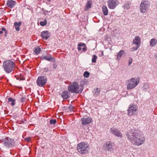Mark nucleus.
I'll list each match as a JSON object with an SVG mask.
<instances>
[{
  "instance_id": "obj_28",
  "label": "nucleus",
  "mask_w": 157,
  "mask_h": 157,
  "mask_svg": "<svg viewBox=\"0 0 157 157\" xmlns=\"http://www.w3.org/2000/svg\"><path fill=\"white\" fill-rule=\"evenodd\" d=\"M83 45H85V44L83 43H80L78 45V51H80L82 49L81 47L83 46Z\"/></svg>"
},
{
  "instance_id": "obj_11",
  "label": "nucleus",
  "mask_w": 157,
  "mask_h": 157,
  "mask_svg": "<svg viewBox=\"0 0 157 157\" xmlns=\"http://www.w3.org/2000/svg\"><path fill=\"white\" fill-rule=\"evenodd\" d=\"M114 146V144L111 141H108L106 142L105 145H104V147L107 150L110 151H113Z\"/></svg>"
},
{
  "instance_id": "obj_17",
  "label": "nucleus",
  "mask_w": 157,
  "mask_h": 157,
  "mask_svg": "<svg viewBox=\"0 0 157 157\" xmlns=\"http://www.w3.org/2000/svg\"><path fill=\"white\" fill-rule=\"evenodd\" d=\"M16 4V2L12 0H8L7 2V6L10 8L13 7Z\"/></svg>"
},
{
  "instance_id": "obj_6",
  "label": "nucleus",
  "mask_w": 157,
  "mask_h": 157,
  "mask_svg": "<svg viewBox=\"0 0 157 157\" xmlns=\"http://www.w3.org/2000/svg\"><path fill=\"white\" fill-rule=\"evenodd\" d=\"M3 145L6 147L10 148L12 147L14 144L13 139L8 137H6L1 140Z\"/></svg>"
},
{
  "instance_id": "obj_31",
  "label": "nucleus",
  "mask_w": 157,
  "mask_h": 157,
  "mask_svg": "<svg viewBox=\"0 0 157 157\" xmlns=\"http://www.w3.org/2000/svg\"><path fill=\"white\" fill-rule=\"evenodd\" d=\"M90 73L87 71H85L83 74L85 78H88L89 77Z\"/></svg>"
},
{
  "instance_id": "obj_32",
  "label": "nucleus",
  "mask_w": 157,
  "mask_h": 157,
  "mask_svg": "<svg viewBox=\"0 0 157 157\" xmlns=\"http://www.w3.org/2000/svg\"><path fill=\"white\" fill-rule=\"evenodd\" d=\"M56 122V121L55 119H51L50 121V123L51 124L54 125Z\"/></svg>"
},
{
  "instance_id": "obj_43",
  "label": "nucleus",
  "mask_w": 157,
  "mask_h": 157,
  "mask_svg": "<svg viewBox=\"0 0 157 157\" xmlns=\"http://www.w3.org/2000/svg\"><path fill=\"white\" fill-rule=\"evenodd\" d=\"M1 30L3 31H4L5 32L7 31L6 29H5L4 28H2L1 29Z\"/></svg>"
},
{
  "instance_id": "obj_40",
  "label": "nucleus",
  "mask_w": 157,
  "mask_h": 157,
  "mask_svg": "<svg viewBox=\"0 0 157 157\" xmlns=\"http://www.w3.org/2000/svg\"><path fill=\"white\" fill-rule=\"evenodd\" d=\"M73 107L72 105L69 106L68 107V108L70 111H72L73 109Z\"/></svg>"
},
{
  "instance_id": "obj_14",
  "label": "nucleus",
  "mask_w": 157,
  "mask_h": 157,
  "mask_svg": "<svg viewBox=\"0 0 157 157\" xmlns=\"http://www.w3.org/2000/svg\"><path fill=\"white\" fill-rule=\"evenodd\" d=\"M132 44L140 47L141 44V39L138 36H136L133 39Z\"/></svg>"
},
{
  "instance_id": "obj_20",
  "label": "nucleus",
  "mask_w": 157,
  "mask_h": 157,
  "mask_svg": "<svg viewBox=\"0 0 157 157\" xmlns=\"http://www.w3.org/2000/svg\"><path fill=\"white\" fill-rule=\"evenodd\" d=\"M21 25V22L19 21L18 22H15L14 23V25L15 27V29L16 31H19L20 30V27Z\"/></svg>"
},
{
  "instance_id": "obj_4",
  "label": "nucleus",
  "mask_w": 157,
  "mask_h": 157,
  "mask_svg": "<svg viewBox=\"0 0 157 157\" xmlns=\"http://www.w3.org/2000/svg\"><path fill=\"white\" fill-rule=\"evenodd\" d=\"M80 86L78 83L74 81L72 83L69 85L68 87V90L71 93L78 94L81 93L82 90H80Z\"/></svg>"
},
{
  "instance_id": "obj_18",
  "label": "nucleus",
  "mask_w": 157,
  "mask_h": 157,
  "mask_svg": "<svg viewBox=\"0 0 157 157\" xmlns=\"http://www.w3.org/2000/svg\"><path fill=\"white\" fill-rule=\"evenodd\" d=\"M42 58L43 59L53 62H55L56 61L55 58L52 57L50 56H43Z\"/></svg>"
},
{
  "instance_id": "obj_13",
  "label": "nucleus",
  "mask_w": 157,
  "mask_h": 157,
  "mask_svg": "<svg viewBox=\"0 0 157 157\" xmlns=\"http://www.w3.org/2000/svg\"><path fill=\"white\" fill-rule=\"evenodd\" d=\"M81 123L82 125H85L91 123L92 120L91 117L83 118L81 119Z\"/></svg>"
},
{
  "instance_id": "obj_5",
  "label": "nucleus",
  "mask_w": 157,
  "mask_h": 157,
  "mask_svg": "<svg viewBox=\"0 0 157 157\" xmlns=\"http://www.w3.org/2000/svg\"><path fill=\"white\" fill-rule=\"evenodd\" d=\"M88 145L85 142L78 144L77 148L78 151L80 154H84L88 151Z\"/></svg>"
},
{
  "instance_id": "obj_44",
  "label": "nucleus",
  "mask_w": 157,
  "mask_h": 157,
  "mask_svg": "<svg viewBox=\"0 0 157 157\" xmlns=\"http://www.w3.org/2000/svg\"><path fill=\"white\" fill-rule=\"evenodd\" d=\"M7 35V31L5 32L4 33V36H6Z\"/></svg>"
},
{
  "instance_id": "obj_1",
  "label": "nucleus",
  "mask_w": 157,
  "mask_h": 157,
  "mask_svg": "<svg viewBox=\"0 0 157 157\" xmlns=\"http://www.w3.org/2000/svg\"><path fill=\"white\" fill-rule=\"evenodd\" d=\"M126 135L128 140L134 145L140 146L145 141L144 137L139 136L136 131L134 129L128 131Z\"/></svg>"
},
{
  "instance_id": "obj_19",
  "label": "nucleus",
  "mask_w": 157,
  "mask_h": 157,
  "mask_svg": "<svg viewBox=\"0 0 157 157\" xmlns=\"http://www.w3.org/2000/svg\"><path fill=\"white\" fill-rule=\"evenodd\" d=\"M102 11L105 16H107L108 14V10L107 6L105 5H103L102 7Z\"/></svg>"
},
{
  "instance_id": "obj_33",
  "label": "nucleus",
  "mask_w": 157,
  "mask_h": 157,
  "mask_svg": "<svg viewBox=\"0 0 157 157\" xmlns=\"http://www.w3.org/2000/svg\"><path fill=\"white\" fill-rule=\"evenodd\" d=\"M149 87V86L148 84H145L142 87V89L143 90L147 89Z\"/></svg>"
},
{
  "instance_id": "obj_36",
  "label": "nucleus",
  "mask_w": 157,
  "mask_h": 157,
  "mask_svg": "<svg viewBox=\"0 0 157 157\" xmlns=\"http://www.w3.org/2000/svg\"><path fill=\"white\" fill-rule=\"evenodd\" d=\"M132 59L131 58H129L128 59V65H130L132 63Z\"/></svg>"
},
{
  "instance_id": "obj_38",
  "label": "nucleus",
  "mask_w": 157,
  "mask_h": 157,
  "mask_svg": "<svg viewBox=\"0 0 157 157\" xmlns=\"http://www.w3.org/2000/svg\"><path fill=\"white\" fill-rule=\"evenodd\" d=\"M100 53L99 54V56L100 57H101L103 56V51H100Z\"/></svg>"
},
{
  "instance_id": "obj_30",
  "label": "nucleus",
  "mask_w": 157,
  "mask_h": 157,
  "mask_svg": "<svg viewBox=\"0 0 157 157\" xmlns=\"http://www.w3.org/2000/svg\"><path fill=\"white\" fill-rule=\"evenodd\" d=\"M47 24V20L45 19L44 21H41L40 23V24L42 26H44L45 25Z\"/></svg>"
},
{
  "instance_id": "obj_10",
  "label": "nucleus",
  "mask_w": 157,
  "mask_h": 157,
  "mask_svg": "<svg viewBox=\"0 0 157 157\" xmlns=\"http://www.w3.org/2000/svg\"><path fill=\"white\" fill-rule=\"evenodd\" d=\"M47 79L46 77L43 76L39 77L36 80L37 85L40 87H43L46 83Z\"/></svg>"
},
{
  "instance_id": "obj_37",
  "label": "nucleus",
  "mask_w": 157,
  "mask_h": 157,
  "mask_svg": "<svg viewBox=\"0 0 157 157\" xmlns=\"http://www.w3.org/2000/svg\"><path fill=\"white\" fill-rule=\"evenodd\" d=\"M31 138L30 137H27L25 139V140L27 141V142H29L31 140Z\"/></svg>"
},
{
  "instance_id": "obj_25",
  "label": "nucleus",
  "mask_w": 157,
  "mask_h": 157,
  "mask_svg": "<svg viewBox=\"0 0 157 157\" xmlns=\"http://www.w3.org/2000/svg\"><path fill=\"white\" fill-rule=\"evenodd\" d=\"M94 95L96 97L100 93V90L98 88H96V89H94Z\"/></svg>"
},
{
  "instance_id": "obj_42",
  "label": "nucleus",
  "mask_w": 157,
  "mask_h": 157,
  "mask_svg": "<svg viewBox=\"0 0 157 157\" xmlns=\"http://www.w3.org/2000/svg\"><path fill=\"white\" fill-rule=\"evenodd\" d=\"M43 70L44 71L47 72L48 71V68H44Z\"/></svg>"
},
{
  "instance_id": "obj_16",
  "label": "nucleus",
  "mask_w": 157,
  "mask_h": 157,
  "mask_svg": "<svg viewBox=\"0 0 157 157\" xmlns=\"http://www.w3.org/2000/svg\"><path fill=\"white\" fill-rule=\"evenodd\" d=\"M125 51L123 50L120 51L117 54V57L116 59L117 61L120 60L121 58L125 54Z\"/></svg>"
},
{
  "instance_id": "obj_22",
  "label": "nucleus",
  "mask_w": 157,
  "mask_h": 157,
  "mask_svg": "<svg viewBox=\"0 0 157 157\" xmlns=\"http://www.w3.org/2000/svg\"><path fill=\"white\" fill-rule=\"evenodd\" d=\"M130 3L129 2H127L122 6V7L124 10H128L130 7Z\"/></svg>"
},
{
  "instance_id": "obj_29",
  "label": "nucleus",
  "mask_w": 157,
  "mask_h": 157,
  "mask_svg": "<svg viewBox=\"0 0 157 157\" xmlns=\"http://www.w3.org/2000/svg\"><path fill=\"white\" fill-rule=\"evenodd\" d=\"M97 57L95 55H93L92 56V63H95L96 62V59H97Z\"/></svg>"
},
{
  "instance_id": "obj_35",
  "label": "nucleus",
  "mask_w": 157,
  "mask_h": 157,
  "mask_svg": "<svg viewBox=\"0 0 157 157\" xmlns=\"http://www.w3.org/2000/svg\"><path fill=\"white\" fill-rule=\"evenodd\" d=\"M25 98L24 97H22L20 99V101L21 102L23 103L25 101Z\"/></svg>"
},
{
  "instance_id": "obj_9",
  "label": "nucleus",
  "mask_w": 157,
  "mask_h": 157,
  "mask_svg": "<svg viewBox=\"0 0 157 157\" xmlns=\"http://www.w3.org/2000/svg\"><path fill=\"white\" fill-rule=\"evenodd\" d=\"M119 4V2L117 0H108L107 2L108 7L112 10L115 9Z\"/></svg>"
},
{
  "instance_id": "obj_45",
  "label": "nucleus",
  "mask_w": 157,
  "mask_h": 157,
  "mask_svg": "<svg viewBox=\"0 0 157 157\" xmlns=\"http://www.w3.org/2000/svg\"><path fill=\"white\" fill-rule=\"evenodd\" d=\"M51 0H47L46 2V3L48 4L49 2H50L51 1Z\"/></svg>"
},
{
  "instance_id": "obj_27",
  "label": "nucleus",
  "mask_w": 157,
  "mask_h": 157,
  "mask_svg": "<svg viewBox=\"0 0 157 157\" xmlns=\"http://www.w3.org/2000/svg\"><path fill=\"white\" fill-rule=\"evenodd\" d=\"M40 48L39 47H37L34 50L35 54L37 55H38L40 53Z\"/></svg>"
},
{
  "instance_id": "obj_26",
  "label": "nucleus",
  "mask_w": 157,
  "mask_h": 157,
  "mask_svg": "<svg viewBox=\"0 0 157 157\" xmlns=\"http://www.w3.org/2000/svg\"><path fill=\"white\" fill-rule=\"evenodd\" d=\"M16 101L15 99H13L11 98H9L8 99V102H11V104L12 106H14L15 104V102Z\"/></svg>"
},
{
  "instance_id": "obj_41",
  "label": "nucleus",
  "mask_w": 157,
  "mask_h": 157,
  "mask_svg": "<svg viewBox=\"0 0 157 157\" xmlns=\"http://www.w3.org/2000/svg\"><path fill=\"white\" fill-rule=\"evenodd\" d=\"M53 68L54 69H56L57 68V65L56 63H54L53 64Z\"/></svg>"
},
{
  "instance_id": "obj_15",
  "label": "nucleus",
  "mask_w": 157,
  "mask_h": 157,
  "mask_svg": "<svg viewBox=\"0 0 157 157\" xmlns=\"http://www.w3.org/2000/svg\"><path fill=\"white\" fill-rule=\"evenodd\" d=\"M50 36L48 31H44L41 32V37L44 40H47L50 37Z\"/></svg>"
},
{
  "instance_id": "obj_46",
  "label": "nucleus",
  "mask_w": 157,
  "mask_h": 157,
  "mask_svg": "<svg viewBox=\"0 0 157 157\" xmlns=\"http://www.w3.org/2000/svg\"><path fill=\"white\" fill-rule=\"evenodd\" d=\"M3 33V31L1 30L0 31V34H2Z\"/></svg>"
},
{
  "instance_id": "obj_12",
  "label": "nucleus",
  "mask_w": 157,
  "mask_h": 157,
  "mask_svg": "<svg viewBox=\"0 0 157 157\" xmlns=\"http://www.w3.org/2000/svg\"><path fill=\"white\" fill-rule=\"evenodd\" d=\"M110 132L114 135L118 137H121L122 135L121 132L117 128H112L110 129Z\"/></svg>"
},
{
  "instance_id": "obj_39",
  "label": "nucleus",
  "mask_w": 157,
  "mask_h": 157,
  "mask_svg": "<svg viewBox=\"0 0 157 157\" xmlns=\"http://www.w3.org/2000/svg\"><path fill=\"white\" fill-rule=\"evenodd\" d=\"M83 48H82V50L84 51H85L86 50L87 48L86 47L85 44V45H83Z\"/></svg>"
},
{
  "instance_id": "obj_24",
  "label": "nucleus",
  "mask_w": 157,
  "mask_h": 157,
  "mask_svg": "<svg viewBox=\"0 0 157 157\" xmlns=\"http://www.w3.org/2000/svg\"><path fill=\"white\" fill-rule=\"evenodd\" d=\"M157 40L155 38L151 39L150 42V44L151 47H153L157 43Z\"/></svg>"
},
{
  "instance_id": "obj_3",
  "label": "nucleus",
  "mask_w": 157,
  "mask_h": 157,
  "mask_svg": "<svg viewBox=\"0 0 157 157\" xmlns=\"http://www.w3.org/2000/svg\"><path fill=\"white\" fill-rule=\"evenodd\" d=\"M139 82V78H132L129 79L126 82L127 89L129 90L134 88L138 85Z\"/></svg>"
},
{
  "instance_id": "obj_34",
  "label": "nucleus",
  "mask_w": 157,
  "mask_h": 157,
  "mask_svg": "<svg viewBox=\"0 0 157 157\" xmlns=\"http://www.w3.org/2000/svg\"><path fill=\"white\" fill-rule=\"evenodd\" d=\"M140 47V46H136V47H133L132 48V51H135L137 50Z\"/></svg>"
},
{
  "instance_id": "obj_21",
  "label": "nucleus",
  "mask_w": 157,
  "mask_h": 157,
  "mask_svg": "<svg viewBox=\"0 0 157 157\" xmlns=\"http://www.w3.org/2000/svg\"><path fill=\"white\" fill-rule=\"evenodd\" d=\"M61 96L63 99H67L69 97L68 93L67 91H63V92L61 94Z\"/></svg>"
},
{
  "instance_id": "obj_8",
  "label": "nucleus",
  "mask_w": 157,
  "mask_h": 157,
  "mask_svg": "<svg viewBox=\"0 0 157 157\" xmlns=\"http://www.w3.org/2000/svg\"><path fill=\"white\" fill-rule=\"evenodd\" d=\"M137 109V106L134 104L130 105L128 109V114L129 116H132L133 115L136 114Z\"/></svg>"
},
{
  "instance_id": "obj_2",
  "label": "nucleus",
  "mask_w": 157,
  "mask_h": 157,
  "mask_svg": "<svg viewBox=\"0 0 157 157\" xmlns=\"http://www.w3.org/2000/svg\"><path fill=\"white\" fill-rule=\"evenodd\" d=\"M15 64L14 62L10 60H6L3 63L4 70L7 73H10L13 70Z\"/></svg>"
},
{
  "instance_id": "obj_7",
  "label": "nucleus",
  "mask_w": 157,
  "mask_h": 157,
  "mask_svg": "<svg viewBox=\"0 0 157 157\" xmlns=\"http://www.w3.org/2000/svg\"><path fill=\"white\" fill-rule=\"evenodd\" d=\"M149 5V3L147 1H142L140 6V10L141 12L143 13H147L148 11Z\"/></svg>"
},
{
  "instance_id": "obj_23",
  "label": "nucleus",
  "mask_w": 157,
  "mask_h": 157,
  "mask_svg": "<svg viewBox=\"0 0 157 157\" xmlns=\"http://www.w3.org/2000/svg\"><path fill=\"white\" fill-rule=\"evenodd\" d=\"M92 2L91 1H87V3L86 5L85 10H88L92 6Z\"/></svg>"
}]
</instances>
